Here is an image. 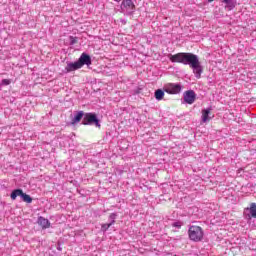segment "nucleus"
<instances>
[{"label":"nucleus","mask_w":256,"mask_h":256,"mask_svg":"<svg viewBox=\"0 0 256 256\" xmlns=\"http://www.w3.org/2000/svg\"><path fill=\"white\" fill-rule=\"evenodd\" d=\"M169 61L171 63H182V65H189L193 70L196 79H201V73H203V67H201V62H199V56L193 53L180 52L177 54H169Z\"/></svg>","instance_id":"nucleus-1"},{"label":"nucleus","mask_w":256,"mask_h":256,"mask_svg":"<svg viewBox=\"0 0 256 256\" xmlns=\"http://www.w3.org/2000/svg\"><path fill=\"white\" fill-rule=\"evenodd\" d=\"M82 125H95V127L101 129V123L99 122V118H97V114L91 112L84 113Z\"/></svg>","instance_id":"nucleus-2"},{"label":"nucleus","mask_w":256,"mask_h":256,"mask_svg":"<svg viewBox=\"0 0 256 256\" xmlns=\"http://www.w3.org/2000/svg\"><path fill=\"white\" fill-rule=\"evenodd\" d=\"M188 234L191 241H195V242L201 241L204 235L203 228L199 226H190L188 230Z\"/></svg>","instance_id":"nucleus-3"},{"label":"nucleus","mask_w":256,"mask_h":256,"mask_svg":"<svg viewBox=\"0 0 256 256\" xmlns=\"http://www.w3.org/2000/svg\"><path fill=\"white\" fill-rule=\"evenodd\" d=\"M135 9V3H133L132 0H123L120 5V12L126 16L133 15L135 13Z\"/></svg>","instance_id":"nucleus-4"},{"label":"nucleus","mask_w":256,"mask_h":256,"mask_svg":"<svg viewBox=\"0 0 256 256\" xmlns=\"http://www.w3.org/2000/svg\"><path fill=\"white\" fill-rule=\"evenodd\" d=\"M183 89V86L179 83H168L164 85V91L165 93H168V95H179Z\"/></svg>","instance_id":"nucleus-5"},{"label":"nucleus","mask_w":256,"mask_h":256,"mask_svg":"<svg viewBox=\"0 0 256 256\" xmlns=\"http://www.w3.org/2000/svg\"><path fill=\"white\" fill-rule=\"evenodd\" d=\"M77 62L80 68H82L84 65H87V67H89V65H91L92 63L91 56H89V54L87 53H82Z\"/></svg>","instance_id":"nucleus-6"},{"label":"nucleus","mask_w":256,"mask_h":256,"mask_svg":"<svg viewBox=\"0 0 256 256\" xmlns=\"http://www.w3.org/2000/svg\"><path fill=\"white\" fill-rule=\"evenodd\" d=\"M195 91L193 90H188L184 93V101L185 103H188V105H193L195 103Z\"/></svg>","instance_id":"nucleus-7"},{"label":"nucleus","mask_w":256,"mask_h":256,"mask_svg":"<svg viewBox=\"0 0 256 256\" xmlns=\"http://www.w3.org/2000/svg\"><path fill=\"white\" fill-rule=\"evenodd\" d=\"M211 111H213L211 107L202 110V123H207L213 119V117H211Z\"/></svg>","instance_id":"nucleus-8"},{"label":"nucleus","mask_w":256,"mask_h":256,"mask_svg":"<svg viewBox=\"0 0 256 256\" xmlns=\"http://www.w3.org/2000/svg\"><path fill=\"white\" fill-rule=\"evenodd\" d=\"M77 69H81V66L79 65V62H67V65L65 67L66 73H71L73 71H77Z\"/></svg>","instance_id":"nucleus-9"},{"label":"nucleus","mask_w":256,"mask_h":256,"mask_svg":"<svg viewBox=\"0 0 256 256\" xmlns=\"http://www.w3.org/2000/svg\"><path fill=\"white\" fill-rule=\"evenodd\" d=\"M38 224L41 225L42 229H49L51 227L49 219H46L43 216L38 217Z\"/></svg>","instance_id":"nucleus-10"},{"label":"nucleus","mask_w":256,"mask_h":256,"mask_svg":"<svg viewBox=\"0 0 256 256\" xmlns=\"http://www.w3.org/2000/svg\"><path fill=\"white\" fill-rule=\"evenodd\" d=\"M85 117V112L83 111H78L74 114V119H72V125H75L79 123L82 119Z\"/></svg>","instance_id":"nucleus-11"},{"label":"nucleus","mask_w":256,"mask_h":256,"mask_svg":"<svg viewBox=\"0 0 256 256\" xmlns=\"http://www.w3.org/2000/svg\"><path fill=\"white\" fill-rule=\"evenodd\" d=\"M246 211L250 213V215L248 216L249 219H251V217L253 219H256V203H251L250 208H247Z\"/></svg>","instance_id":"nucleus-12"},{"label":"nucleus","mask_w":256,"mask_h":256,"mask_svg":"<svg viewBox=\"0 0 256 256\" xmlns=\"http://www.w3.org/2000/svg\"><path fill=\"white\" fill-rule=\"evenodd\" d=\"M22 196H23V190L22 189L13 190L11 195H10L12 201H15V199H17V197H22Z\"/></svg>","instance_id":"nucleus-13"},{"label":"nucleus","mask_w":256,"mask_h":256,"mask_svg":"<svg viewBox=\"0 0 256 256\" xmlns=\"http://www.w3.org/2000/svg\"><path fill=\"white\" fill-rule=\"evenodd\" d=\"M222 3H225V9L228 11H233V9H235V2H233V0H222Z\"/></svg>","instance_id":"nucleus-14"},{"label":"nucleus","mask_w":256,"mask_h":256,"mask_svg":"<svg viewBox=\"0 0 256 256\" xmlns=\"http://www.w3.org/2000/svg\"><path fill=\"white\" fill-rule=\"evenodd\" d=\"M154 97L157 101H162L163 97H165V92L161 89H157L154 93Z\"/></svg>","instance_id":"nucleus-15"},{"label":"nucleus","mask_w":256,"mask_h":256,"mask_svg":"<svg viewBox=\"0 0 256 256\" xmlns=\"http://www.w3.org/2000/svg\"><path fill=\"white\" fill-rule=\"evenodd\" d=\"M21 199L22 201H24V203H33V198H31L29 194H26L24 192L22 193Z\"/></svg>","instance_id":"nucleus-16"},{"label":"nucleus","mask_w":256,"mask_h":256,"mask_svg":"<svg viewBox=\"0 0 256 256\" xmlns=\"http://www.w3.org/2000/svg\"><path fill=\"white\" fill-rule=\"evenodd\" d=\"M112 225H113V223L102 224L101 225V231H103V233H105L106 231L109 230V227H111Z\"/></svg>","instance_id":"nucleus-17"},{"label":"nucleus","mask_w":256,"mask_h":256,"mask_svg":"<svg viewBox=\"0 0 256 256\" xmlns=\"http://www.w3.org/2000/svg\"><path fill=\"white\" fill-rule=\"evenodd\" d=\"M109 219L111 220L110 223H112V225H115V219H117V213L110 214Z\"/></svg>","instance_id":"nucleus-18"},{"label":"nucleus","mask_w":256,"mask_h":256,"mask_svg":"<svg viewBox=\"0 0 256 256\" xmlns=\"http://www.w3.org/2000/svg\"><path fill=\"white\" fill-rule=\"evenodd\" d=\"M172 227H176V229H181V227H183V222L176 221V222L172 223Z\"/></svg>","instance_id":"nucleus-19"},{"label":"nucleus","mask_w":256,"mask_h":256,"mask_svg":"<svg viewBox=\"0 0 256 256\" xmlns=\"http://www.w3.org/2000/svg\"><path fill=\"white\" fill-rule=\"evenodd\" d=\"M70 45H75L77 43V37H69Z\"/></svg>","instance_id":"nucleus-20"},{"label":"nucleus","mask_w":256,"mask_h":256,"mask_svg":"<svg viewBox=\"0 0 256 256\" xmlns=\"http://www.w3.org/2000/svg\"><path fill=\"white\" fill-rule=\"evenodd\" d=\"M2 85H11V80L9 79H3L1 82Z\"/></svg>","instance_id":"nucleus-21"},{"label":"nucleus","mask_w":256,"mask_h":256,"mask_svg":"<svg viewBox=\"0 0 256 256\" xmlns=\"http://www.w3.org/2000/svg\"><path fill=\"white\" fill-rule=\"evenodd\" d=\"M213 0H208L209 3H212Z\"/></svg>","instance_id":"nucleus-22"}]
</instances>
